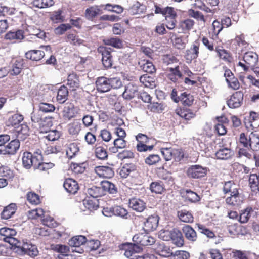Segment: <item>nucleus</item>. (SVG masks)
Returning a JSON list of instances; mask_svg holds the SVG:
<instances>
[{
	"mask_svg": "<svg viewBox=\"0 0 259 259\" xmlns=\"http://www.w3.org/2000/svg\"><path fill=\"white\" fill-rule=\"evenodd\" d=\"M142 248L136 244H129L125 249L124 255L129 259H157L153 254H140Z\"/></svg>",
	"mask_w": 259,
	"mask_h": 259,
	"instance_id": "1",
	"label": "nucleus"
},
{
	"mask_svg": "<svg viewBox=\"0 0 259 259\" xmlns=\"http://www.w3.org/2000/svg\"><path fill=\"white\" fill-rule=\"evenodd\" d=\"M41 160V152L38 149L32 154L25 152L22 156V165L26 169H30L32 166L35 169L37 163Z\"/></svg>",
	"mask_w": 259,
	"mask_h": 259,
	"instance_id": "2",
	"label": "nucleus"
},
{
	"mask_svg": "<svg viewBox=\"0 0 259 259\" xmlns=\"http://www.w3.org/2000/svg\"><path fill=\"white\" fill-rule=\"evenodd\" d=\"M16 234L17 232L14 229L7 227L0 229V235L3 237L2 239L12 246H16V245L19 244V240L15 237Z\"/></svg>",
	"mask_w": 259,
	"mask_h": 259,
	"instance_id": "3",
	"label": "nucleus"
},
{
	"mask_svg": "<svg viewBox=\"0 0 259 259\" xmlns=\"http://www.w3.org/2000/svg\"><path fill=\"white\" fill-rule=\"evenodd\" d=\"M31 120L32 122V126L35 127L38 126L42 128L41 132H47L49 128L52 125V122L49 119H46L42 120L39 114L33 112L31 114Z\"/></svg>",
	"mask_w": 259,
	"mask_h": 259,
	"instance_id": "4",
	"label": "nucleus"
},
{
	"mask_svg": "<svg viewBox=\"0 0 259 259\" xmlns=\"http://www.w3.org/2000/svg\"><path fill=\"white\" fill-rule=\"evenodd\" d=\"M110 48L100 46L98 49L99 53L102 54V62L104 67L110 68L113 65V57L111 52Z\"/></svg>",
	"mask_w": 259,
	"mask_h": 259,
	"instance_id": "5",
	"label": "nucleus"
},
{
	"mask_svg": "<svg viewBox=\"0 0 259 259\" xmlns=\"http://www.w3.org/2000/svg\"><path fill=\"white\" fill-rule=\"evenodd\" d=\"M133 240L135 243L134 244L141 246L151 245L155 242V239L147 234L138 233L133 237Z\"/></svg>",
	"mask_w": 259,
	"mask_h": 259,
	"instance_id": "6",
	"label": "nucleus"
},
{
	"mask_svg": "<svg viewBox=\"0 0 259 259\" xmlns=\"http://www.w3.org/2000/svg\"><path fill=\"white\" fill-rule=\"evenodd\" d=\"M15 247L20 249L22 253L28 254L32 257L36 256L38 253L37 247L27 242L21 243L19 241V244L16 245Z\"/></svg>",
	"mask_w": 259,
	"mask_h": 259,
	"instance_id": "7",
	"label": "nucleus"
},
{
	"mask_svg": "<svg viewBox=\"0 0 259 259\" xmlns=\"http://www.w3.org/2000/svg\"><path fill=\"white\" fill-rule=\"evenodd\" d=\"M20 147V142L18 140H13L6 144L5 147H1L0 154L1 155H14Z\"/></svg>",
	"mask_w": 259,
	"mask_h": 259,
	"instance_id": "8",
	"label": "nucleus"
},
{
	"mask_svg": "<svg viewBox=\"0 0 259 259\" xmlns=\"http://www.w3.org/2000/svg\"><path fill=\"white\" fill-rule=\"evenodd\" d=\"M243 93L242 92H235L227 101L228 106L232 109L240 107L243 103Z\"/></svg>",
	"mask_w": 259,
	"mask_h": 259,
	"instance_id": "9",
	"label": "nucleus"
},
{
	"mask_svg": "<svg viewBox=\"0 0 259 259\" xmlns=\"http://www.w3.org/2000/svg\"><path fill=\"white\" fill-rule=\"evenodd\" d=\"M206 172V167H203L199 165H194L188 168L187 175L189 177L198 179L204 177Z\"/></svg>",
	"mask_w": 259,
	"mask_h": 259,
	"instance_id": "10",
	"label": "nucleus"
},
{
	"mask_svg": "<svg viewBox=\"0 0 259 259\" xmlns=\"http://www.w3.org/2000/svg\"><path fill=\"white\" fill-rule=\"evenodd\" d=\"M199 42L196 40L190 48L186 51L185 57L187 63H190L192 60L197 58L199 54Z\"/></svg>",
	"mask_w": 259,
	"mask_h": 259,
	"instance_id": "11",
	"label": "nucleus"
},
{
	"mask_svg": "<svg viewBox=\"0 0 259 259\" xmlns=\"http://www.w3.org/2000/svg\"><path fill=\"white\" fill-rule=\"evenodd\" d=\"M159 217L156 214L149 216L144 222V229L146 232L152 231L158 226Z\"/></svg>",
	"mask_w": 259,
	"mask_h": 259,
	"instance_id": "12",
	"label": "nucleus"
},
{
	"mask_svg": "<svg viewBox=\"0 0 259 259\" xmlns=\"http://www.w3.org/2000/svg\"><path fill=\"white\" fill-rule=\"evenodd\" d=\"M154 249L157 254L162 257H168L172 254L170 248L165 246L163 242L156 243Z\"/></svg>",
	"mask_w": 259,
	"mask_h": 259,
	"instance_id": "13",
	"label": "nucleus"
},
{
	"mask_svg": "<svg viewBox=\"0 0 259 259\" xmlns=\"http://www.w3.org/2000/svg\"><path fill=\"white\" fill-rule=\"evenodd\" d=\"M96 87L97 90L100 93L107 92L111 90L109 78L104 76L98 77L97 79Z\"/></svg>",
	"mask_w": 259,
	"mask_h": 259,
	"instance_id": "14",
	"label": "nucleus"
},
{
	"mask_svg": "<svg viewBox=\"0 0 259 259\" xmlns=\"http://www.w3.org/2000/svg\"><path fill=\"white\" fill-rule=\"evenodd\" d=\"M16 140L18 141H24L29 135V128L26 123L21 124L19 127L15 128Z\"/></svg>",
	"mask_w": 259,
	"mask_h": 259,
	"instance_id": "15",
	"label": "nucleus"
},
{
	"mask_svg": "<svg viewBox=\"0 0 259 259\" xmlns=\"http://www.w3.org/2000/svg\"><path fill=\"white\" fill-rule=\"evenodd\" d=\"M137 95L138 87L132 83H130L125 87V90L122 94V96L126 100H131Z\"/></svg>",
	"mask_w": 259,
	"mask_h": 259,
	"instance_id": "16",
	"label": "nucleus"
},
{
	"mask_svg": "<svg viewBox=\"0 0 259 259\" xmlns=\"http://www.w3.org/2000/svg\"><path fill=\"white\" fill-rule=\"evenodd\" d=\"M129 206L137 212H142L146 208V203L140 199L133 198L129 200Z\"/></svg>",
	"mask_w": 259,
	"mask_h": 259,
	"instance_id": "17",
	"label": "nucleus"
},
{
	"mask_svg": "<svg viewBox=\"0 0 259 259\" xmlns=\"http://www.w3.org/2000/svg\"><path fill=\"white\" fill-rule=\"evenodd\" d=\"M97 174L100 176L106 178H111L114 175L113 169L109 166H99L95 168Z\"/></svg>",
	"mask_w": 259,
	"mask_h": 259,
	"instance_id": "18",
	"label": "nucleus"
},
{
	"mask_svg": "<svg viewBox=\"0 0 259 259\" xmlns=\"http://www.w3.org/2000/svg\"><path fill=\"white\" fill-rule=\"evenodd\" d=\"M24 117L22 114L16 113L9 117L7 121V125L14 128L19 127L23 121Z\"/></svg>",
	"mask_w": 259,
	"mask_h": 259,
	"instance_id": "19",
	"label": "nucleus"
},
{
	"mask_svg": "<svg viewBox=\"0 0 259 259\" xmlns=\"http://www.w3.org/2000/svg\"><path fill=\"white\" fill-rule=\"evenodd\" d=\"M258 60V55L253 52H247L244 54L243 56L244 61L249 67L255 66Z\"/></svg>",
	"mask_w": 259,
	"mask_h": 259,
	"instance_id": "20",
	"label": "nucleus"
},
{
	"mask_svg": "<svg viewBox=\"0 0 259 259\" xmlns=\"http://www.w3.org/2000/svg\"><path fill=\"white\" fill-rule=\"evenodd\" d=\"M63 117L67 120H70L75 116V110L74 105L69 102L66 103L63 109Z\"/></svg>",
	"mask_w": 259,
	"mask_h": 259,
	"instance_id": "21",
	"label": "nucleus"
},
{
	"mask_svg": "<svg viewBox=\"0 0 259 259\" xmlns=\"http://www.w3.org/2000/svg\"><path fill=\"white\" fill-rule=\"evenodd\" d=\"M65 189L69 193L75 194L79 187L76 181L72 179H66L63 184Z\"/></svg>",
	"mask_w": 259,
	"mask_h": 259,
	"instance_id": "22",
	"label": "nucleus"
},
{
	"mask_svg": "<svg viewBox=\"0 0 259 259\" xmlns=\"http://www.w3.org/2000/svg\"><path fill=\"white\" fill-rule=\"evenodd\" d=\"M216 158L220 160H228L233 156V151L231 149L224 147L218 150L215 153Z\"/></svg>",
	"mask_w": 259,
	"mask_h": 259,
	"instance_id": "23",
	"label": "nucleus"
},
{
	"mask_svg": "<svg viewBox=\"0 0 259 259\" xmlns=\"http://www.w3.org/2000/svg\"><path fill=\"white\" fill-rule=\"evenodd\" d=\"M170 232V240L176 245L180 246L184 244V240L181 232L177 229H174Z\"/></svg>",
	"mask_w": 259,
	"mask_h": 259,
	"instance_id": "24",
	"label": "nucleus"
},
{
	"mask_svg": "<svg viewBox=\"0 0 259 259\" xmlns=\"http://www.w3.org/2000/svg\"><path fill=\"white\" fill-rule=\"evenodd\" d=\"M182 230L185 237L189 241L194 242L196 240V232L190 226L185 225L183 227Z\"/></svg>",
	"mask_w": 259,
	"mask_h": 259,
	"instance_id": "25",
	"label": "nucleus"
},
{
	"mask_svg": "<svg viewBox=\"0 0 259 259\" xmlns=\"http://www.w3.org/2000/svg\"><path fill=\"white\" fill-rule=\"evenodd\" d=\"M100 185L103 190V195L105 194L106 192H108L110 194H114L117 193V189L115 185L108 181H102Z\"/></svg>",
	"mask_w": 259,
	"mask_h": 259,
	"instance_id": "26",
	"label": "nucleus"
},
{
	"mask_svg": "<svg viewBox=\"0 0 259 259\" xmlns=\"http://www.w3.org/2000/svg\"><path fill=\"white\" fill-rule=\"evenodd\" d=\"M16 205L14 203H11L5 207L1 213L2 219L8 220L13 215L16 211Z\"/></svg>",
	"mask_w": 259,
	"mask_h": 259,
	"instance_id": "27",
	"label": "nucleus"
},
{
	"mask_svg": "<svg viewBox=\"0 0 259 259\" xmlns=\"http://www.w3.org/2000/svg\"><path fill=\"white\" fill-rule=\"evenodd\" d=\"M226 203L229 205L238 206L242 203L241 196L239 192L230 194L225 200Z\"/></svg>",
	"mask_w": 259,
	"mask_h": 259,
	"instance_id": "28",
	"label": "nucleus"
},
{
	"mask_svg": "<svg viewBox=\"0 0 259 259\" xmlns=\"http://www.w3.org/2000/svg\"><path fill=\"white\" fill-rule=\"evenodd\" d=\"M101 6H94L85 10V16L88 19H92L102 13Z\"/></svg>",
	"mask_w": 259,
	"mask_h": 259,
	"instance_id": "29",
	"label": "nucleus"
},
{
	"mask_svg": "<svg viewBox=\"0 0 259 259\" xmlns=\"http://www.w3.org/2000/svg\"><path fill=\"white\" fill-rule=\"evenodd\" d=\"M249 184L252 193L255 195L259 194V182L257 180V174H251L249 178Z\"/></svg>",
	"mask_w": 259,
	"mask_h": 259,
	"instance_id": "30",
	"label": "nucleus"
},
{
	"mask_svg": "<svg viewBox=\"0 0 259 259\" xmlns=\"http://www.w3.org/2000/svg\"><path fill=\"white\" fill-rule=\"evenodd\" d=\"M253 212L254 210L252 207H247L241 211L238 221L242 224L247 223Z\"/></svg>",
	"mask_w": 259,
	"mask_h": 259,
	"instance_id": "31",
	"label": "nucleus"
},
{
	"mask_svg": "<svg viewBox=\"0 0 259 259\" xmlns=\"http://www.w3.org/2000/svg\"><path fill=\"white\" fill-rule=\"evenodd\" d=\"M250 134L241 133L240 134L238 140V146L251 148Z\"/></svg>",
	"mask_w": 259,
	"mask_h": 259,
	"instance_id": "32",
	"label": "nucleus"
},
{
	"mask_svg": "<svg viewBox=\"0 0 259 259\" xmlns=\"http://www.w3.org/2000/svg\"><path fill=\"white\" fill-rule=\"evenodd\" d=\"M175 113L180 117L186 120H189L195 116V114L189 109L187 108H177L175 110Z\"/></svg>",
	"mask_w": 259,
	"mask_h": 259,
	"instance_id": "33",
	"label": "nucleus"
},
{
	"mask_svg": "<svg viewBox=\"0 0 259 259\" xmlns=\"http://www.w3.org/2000/svg\"><path fill=\"white\" fill-rule=\"evenodd\" d=\"M223 191L224 194L230 193V194L239 192L238 186L232 181L225 182Z\"/></svg>",
	"mask_w": 259,
	"mask_h": 259,
	"instance_id": "34",
	"label": "nucleus"
},
{
	"mask_svg": "<svg viewBox=\"0 0 259 259\" xmlns=\"http://www.w3.org/2000/svg\"><path fill=\"white\" fill-rule=\"evenodd\" d=\"M45 56V53L41 50H30L25 53L27 59L33 61H39Z\"/></svg>",
	"mask_w": 259,
	"mask_h": 259,
	"instance_id": "35",
	"label": "nucleus"
},
{
	"mask_svg": "<svg viewBox=\"0 0 259 259\" xmlns=\"http://www.w3.org/2000/svg\"><path fill=\"white\" fill-rule=\"evenodd\" d=\"M87 239L86 237L82 235H78L73 237L69 240L68 244L71 247H78L84 243H86Z\"/></svg>",
	"mask_w": 259,
	"mask_h": 259,
	"instance_id": "36",
	"label": "nucleus"
},
{
	"mask_svg": "<svg viewBox=\"0 0 259 259\" xmlns=\"http://www.w3.org/2000/svg\"><path fill=\"white\" fill-rule=\"evenodd\" d=\"M103 41L105 45L111 46L117 49H121L123 46L122 41L118 37L106 38Z\"/></svg>",
	"mask_w": 259,
	"mask_h": 259,
	"instance_id": "37",
	"label": "nucleus"
},
{
	"mask_svg": "<svg viewBox=\"0 0 259 259\" xmlns=\"http://www.w3.org/2000/svg\"><path fill=\"white\" fill-rule=\"evenodd\" d=\"M238 151L236 156L239 158H246L250 159L252 157V154L250 152L251 149L244 147L237 146Z\"/></svg>",
	"mask_w": 259,
	"mask_h": 259,
	"instance_id": "38",
	"label": "nucleus"
},
{
	"mask_svg": "<svg viewBox=\"0 0 259 259\" xmlns=\"http://www.w3.org/2000/svg\"><path fill=\"white\" fill-rule=\"evenodd\" d=\"M140 65V68L144 71L147 73L152 74L156 71L155 66L153 64V63L149 60H145L141 61L139 62Z\"/></svg>",
	"mask_w": 259,
	"mask_h": 259,
	"instance_id": "39",
	"label": "nucleus"
},
{
	"mask_svg": "<svg viewBox=\"0 0 259 259\" xmlns=\"http://www.w3.org/2000/svg\"><path fill=\"white\" fill-rule=\"evenodd\" d=\"M68 91L66 87L62 85L58 91L57 100L59 103H63L67 99Z\"/></svg>",
	"mask_w": 259,
	"mask_h": 259,
	"instance_id": "40",
	"label": "nucleus"
},
{
	"mask_svg": "<svg viewBox=\"0 0 259 259\" xmlns=\"http://www.w3.org/2000/svg\"><path fill=\"white\" fill-rule=\"evenodd\" d=\"M6 39L21 41L24 38L23 31L21 30L16 31H9L5 35Z\"/></svg>",
	"mask_w": 259,
	"mask_h": 259,
	"instance_id": "41",
	"label": "nucleus"
},
{
	"mask_svg": "<svg viewBox=\"0 0 259 259\" xmlns=\"http://www.w3.org/2000/svg\"><path fill=\"white\" fill-rule=\"evenodd\" d=\"M23 66V60L21 59H17L13 64L11 70H9L11 75H17L21 72Z\"/></svg>",
	"mask_w": 259,
	"mask_h": 259,
	"instance_id": "42",
	"label": "nucleus"
},
{
	"mask_svg": "<svg viewBox=\"0 0 259 259\" xmlns=\"http://www.w3.org/2000/svg\"><path fill=\"white\" fill-rule=\"evenodd\" d=\"M67 84L72 88V90H75L79 87V80L76 74L71 73L68 75Z\"/></svg>",
	"mask_w": 259,
	"mask_h": 259,
	"instance_id": "43",
	"label": "nucleus"
},
{
	"mask_svg": "<svg viewBox=\"0 0 259 259\" xmlns=\"http://www.w3.org/2000/svg\"><path fill=\"white\" fill-rule=\"evenodd\" d=\"M178 217L181 221L185 223H192L193 221L194 218L192 214L186 210L178 211Z\"/></svg>",
	"mask_w": 259,
	"mask_h": 259,
	"instance_id": "44",
	"label": "nucleus"
},
{
	"mask_svg": "<svg viewBox=\"0 0 259 259\" xmlns=\"http://www.w3.org/2000/svg\"><path fill=\"white\" fill-rule=\"evenodd\" d=\"M52 250L57 252L60 253L62 255L67 256L70 252V248L67 245L62 244H52L51 245Z\"/></svg>",
	"mask_w": 259,
	"mask_h": 259,
	"instance_id": "45",
	"label": "nucleus"
},
{
	"mask_svg": "<svg viewBox=\"0 0 259 259\" xmlns=\"http://www.w3.org/2000/svg\"><path fill=\"white\" fill-rule=\"evenodd\" d=\"M251 149L252 151H257L259 150V135L257 133L251 132L250 133Z\"/></svg>",
	"mask_w": 259,
	"mask_h": 259,
	"instance_id": "46",
	"label": "nucleus"
},
{
	"mask_svg": "<svg viewBox=\"0 0 259 259\" xmlns=\"http://www.w3.org/2000/svg\"><path fill=\"white\" fill-rule=\"evenodd\" d=\"M87 193L93 198H97L103 196V190L101 186H93L91 188H88Z\"/></svg>",
	"mask_w": 259,
	"mask_h": 259,
	"instance_id": "47",
	"label": "nucleus"
},
{
	"mask_svg": "<svg viewBox=\"0 0 259 259\" xmlns=\"http://www.w3.org/2000/svg\"><path fill=\"white\" fill-rule=\"evenodd\" d=\"M146 9L143 5H141L139 2L134 4L129 9V13L133 15H140L145 12Z\"/></svg>",
	"mask_w": 259,
	"mask_h": 259,
	"instance_id": "48",
	"label": "nucleus"
},
{
	"mask_svg": "<svg viewBox=\"0 0 259 259\" xmlns=\"http://www.w3.org/2000/svg\"><path fill=\"white\" fill-rule=\"evenodd\" d=\"M183 195L186 199L191 202H196L200 199L197 193L190 190H186Z\"/></svg>",
	"mask_w": 259,
	"mask_h": 259,
	"instance_id": "49",
	"label": "nucleus"
},
{
	"mask_svg": "<svg viewBox=\"0 0 259 259\" xmlns=\"http://www.w3.org/2000/svg\"><path fill=\"white\" fill-rule=\"evenodd\" d=\"M179 99L183 104L188 106L191 105L194 101L193 96L185 92L181 94L179 96Z\"/></svg>",
	"mask_w": 259,
	"mask_h": 259,
	"instance_id": "50",
	"label": "nucleus"
},
{
	"mask_svg": "<svg viewBox=\"0 0 259 259\" xmlns=\"http://www.w3.org/2000/svg\"><path fill=\"white\" fill-rule=\"evenodd\" d=\"M0 176L8 180H12L14 177L13 171L7 166H0Z\"/></svg>",
	"mask_w": 259,
	"mask_h": 259,
	"instance_id": "51",
	"label": "nucleus"
},
{
	"mask_svg": "<svg viewBox=\"0 0 259 259\" xmlns=\"http://www.w3.org/2000/svg\"><path fill=\"white\" fill-rule=\"evenodd\" d=\"M150 188L152 192L158 194H161L164 190L163 184L161 182H152Z\"/></svg>",
	"mask_w": 259,
	"mask_h": 259,
	"instance_id": "52",
	"label": "nucleus"
},
{
	"mask_svg": "<svg viewBox=\"0 0 259 259\" xmlns=\"http://www.w3.org/2000/svg\"><path fill=\"white\" fill-rule=\"evenodd\" d=\"M114 215L118 216L124 219H127L128 212L125 208L119 206H115L113 207Z\"/></svg>",
	"mask_w": 259,
	"mask_h": 259,
	"instance_id": "53",
	"label": "nucleus"
},
{
	"mask_svg": "<svg viewBox=\"0 0 259 259\" xmlns=\"http://www.w3.org/2000/svg\"><path fill=\"white\" fill-rule=\"evenodd\" d=\"M134 170V166L132 164H126L123 166L119 171L121 177L126 178L130 173Z\"/></svg>",
	"mask_w": 259,
	"mask_h": 259,
	"instance_id": "54",
	"label": "nucleus"
},
{
	"mask_svg": "<svg viewBox=\"0 0 259 259\" xmlns=\"http://www.w3.org/2000/svg\"><path fill=\"white\" fill-rule=\"evenodd\" d=\"M67 42H69L73 45H80L82 44L83 40L73 33H69L67 36Z\"/></svg>",
	"mask_w": 259,
	"mask_h": 259,
	"instance_id": "55",
	"label": "nucleus"
},
{
	"mask_svg": "<svg viewBox=\"0 0 259 259\" xmlns=\"http://www.w3.org/2000/svg\"><path fill=\"white\" fill-rule=\"evenodd\" d=\"M43 158L42 155H41V160L40 161H39L37 163L35 169H39L41 171H46L48 169L52 168L54 166V164L53 163L51 162H42Z\"/></svg>",
	"mask_w": 259,
	"mask_h": 259,
	"instance_id": "56",
	"label": "nucleus"
},
{
	"mask_svg": "<svg viewBox=\"0 0 259 259\" xmlns=\"http://www.w3.org/2000/svg\"><path fill=\"white\" fill-rule=\"evenodd\" d=\"M164 108L165 106L162 103L153 102L148 106V109L154 112H161Z\"/></svg>",
	"mask_w": 259,
	"mask_h": 259,
	"instance_id": "57",
	"label": "nucleus"
},
{
	"mask_svg": "<svg viewBox=\"0 0 259 259\" xmlns=\"http://www.w3.org/2000/svg\"><path fill=\"white\" fill-rule=\"evenodd\" d=\"M83 204L84 207L90 211L96 210L98 208V205L97 204V202L89 199L83 200Z\"/></svg>",
	"mask_w": 259,
	"mask_h": 259,
	"instance_id": "58",
	"label": "nucleus"
},
{
	"mask_svg": "<svg viewBox=\"0 0 259 259\" xmlns=\"http://www.w3.org/2000/svg\"><path fill=\"white\" fill-rule=\"evenodd\" d=\"M95 154L98 159L101 160L105 159L108 157L106 149L102 146H99L96 148Z\"/></svg>",
	"mask_w": 259,
	"mask_h": 259,
	"instance_id": "59",
	"label": "nucleus"
},
{
	"mask_svg": "<svg viewBox=\"0 0 259 259\" xmlns=\"http://www.w3.org/2000/svg\"><path fill=\"white\" fill-rule=\"evenodd\" d=\"M78 151L79 148L77 147L76 144L75 143H72L69 145L67 148L66 150V154L69 157L71 158L73 156H75Z\"/></svg>",
	"mask_w": 259,
	"mask_h": 259,
	"instance_id": "60",
	"label": "nucleus"
},
{
	"mask_svg": "<svg viewBox=\"0 0 259 259\" xmlns=\"http://www.w3.org/2000/svg\"><path fill=\"white\" fill-rule=\"evenodd\" d=\"M39 109L40 111L43 112L48 113L54 111L55 109V107L51 104L40 103L39 104Z\"/></svg>",
	"mask_w": 259,
	"mask_h": 259,
	"instance_id": "61",
	"label": "nucleus"
},
{
	"mask_svg": "<svg viewBox=\"0 0 259 259\" xmlns=\"http://www.w3.org/2000/svg\"><path fill=\"white\" fill-rule=\"evenodd\" d=\"M108 78L110 83V89H119L122 86V83L120 78L116 77Z\"/></svg>",
	"mask_w": 259,
	"mask_h": 259,
	"instance_id": "62",
	"label": "nucleus"
},
{
	"mask_svg": "<svg viewBox=\"0 0 259 259\" xmlns=\"http://www.w3.org/2000/svg\"><path fill=\"white\" fill-rule=\"evenodd\" d=\"M27 198L32 204L37 205L40 202L39 196L34 192H29L27 195Z\"/></svg>",
	"mask_w": 259,
	"mask_h": 259,
	"instance_id": "63",
	"label": "nucleus"
},
{
	"mask_svg": "<svg viewBox=\"0 0 259 259\" xmlns=\"http://www.w3.org/2000/svg\"><path fill=\"white\" fill-rule=\"evenodd\" d=\"M81 125L79 122H74L71 124L69 127V132L71 135H77L81 130Z\"/></svg>",
	"mask_w": 259,
	"mask_h": 259,
	"instance_id": "64",
	"label": "nucleus"
}]
</instances>
